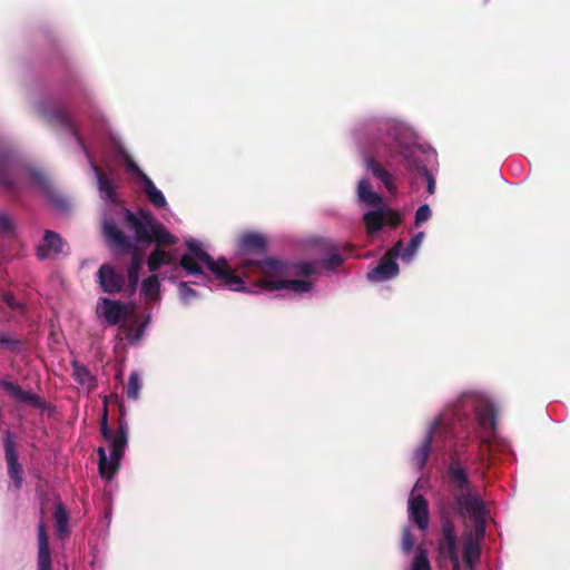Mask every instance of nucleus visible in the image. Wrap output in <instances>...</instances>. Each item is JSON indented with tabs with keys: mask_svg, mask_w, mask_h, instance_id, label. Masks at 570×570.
<instances>
[{
	"mask_svg": "<svg viewBox=\"0 0 570 570\" xmlns=\"http://www.w3.org/2000/svg\"><path fill=\"white\" fill-rule=\"evenodd\" d=\"M187 252L179 265L186 276L195 277L193 284L207 285L213 275L217 285L234 292L246 291V284L262 291H284L288 295H301L313 288L312 277L317 264H287L274 258L265 259V239L257 234L243 235L238 245V274L225 259H213L197 240H187Z\"/></svg>",
	"mask_w": 570,
	"mask_h": 570,
	"instance_id": "nucleus-1",
	"label": "nucleus"
},
{
	"mask_svg": "<svg viewBox=\"0 0 570 570\" xmlns=\"http://www.w3.org/2000/svg\"><path fill=\"white\" fill-rule=\"evenodd\" d=\"M94 170L97 176L101 198L111 205L110 212L126 224L135 234L137 242L157 244V248L150 254L147 262L148 269L153 275L142 281L140 296L147 303L158 302L160 299V283L158 276L154 275V273L160 271L164 266H171L176 272L179 269L176 265L177 255L161 247V245L175 244V237L161 224L156 222L150 214L141 213L140 217H137L129 209L118 204L114 185L99 173L97 167L94 166Z\"/></svg>",
	"mask_w": 570,
	"mask_h": 570,
	"instance_id": "nucleus-2",
	"label": "nucleus"
},
{
	"mask_svg": "<svg viewBox=\"0 0 570 570\" xmlns=\"http://www.w3.org/2000/svg\"><path fill=\"white\" fill-rule=\"evenodd\" d=\"M449 476L460 513L468 515L473 522V529L465 537L462 549L459 547L453 528L443 524V539L439 546L442 558H449L454 570H472L479 559V542L484 535L487 510L479 494L471 488L464 468L458 462H451Z\"/></svg>",
	"mask_w": 570,
	"mask_h": 570,
	"instance_id": "nucleus-3",
	"label": "nucleus"
},
{
	"mask_svg": "<svg viewBox=\"0 0 570 570\" xmlns=\"http://www.w3.org/2000/svg\"><path fill=\"white\" fill-rule=\"evenodd\" d=\"M108 402L109 397L106 396L104 400L105 406H107ZM100 431L108 442L110 455H107L105 448L98 449L99 473L101 478L110 480L120 466V461L127 445L128 428L126 423L120 421L117 434L112 435L108 425L107 407H105L101 416Z\"/></svg>",
	"mask_w": 570,
	"mask_h": 570,
	"instance_id": "nucleus-4",
	"label": "nucleus"
},
{
	"mask_svg": "<svg viewBox=\"0 0 570 570\" xmlns=\"http://www.w3.org/2000/svg\"><path fill=\"white\" fill-rule=\"evenodd\" d=\"M357 200L364 206L374 208L363 215L368 235L377 233L384 225L396 226L401 220V214L385 205L383 198L372 189L365 179L358 181Z\"/></svg>",
	"mask_w": 570,
	"mask_h": 570,
	"instance_id": "nucleus-5",
	"label": "nucleus"
},
{
	"mask_svg": "<svg viewBox=\"0 0 570 570\" xmlns=\"http://www.w3.org/2000/svg\"><path fill=\"white\" fill-rule=\"evenodd\" d=\"M97 314L109 325H116L125 321V337L130 343L139 342L144 334L149 317L138 325V317L134 314V307L109 298H100L97 304Z\"/></svg>",
	"mask_w": 570,
	"mask_h": 570,
	"instance_id": "nucleus-6",
	"label": "nucleus"
},
{
	"mask_svg": "<svg viewBox=\"0 0 570 570\" xmlns=\"http://www.w3.org/2000/svg\"><path fill=\"white\" fill-rule=\"evenodd\" d=\"M385 126L389 128V132L381 138V141L375 147L377 155L386 154L391 158H402L405 161H410L419 148L415 145L403 141L407 130L395 121Z\"/></svg>",
	"mask_w": 570,
	"mask_h": 570,
	"instance_id": "nucleus-7",
	"label": "nucleus"
},
{
	"mask_svg": "<svg viewBox=\"0 0 570 570\" xmlns=\"http://www.w3.org/2000/svg\"><path fill=\"white\" fill-rule=\"evenodd\" d=\"M462 409L468 411L473 409L475 412V433L484 442H490L495 429V416L492 404L480 396L464 399Z\"/></svg>",
	"mask_w": 570,
	"mask_h": 570,
	"instance_id": "nucleus-8",
	"label": "nucleus"
},
{
	"mask_svg": "<svg viewBox=\"0 0 570 570\" xmlns=\"http://www.w3.org/2000/svg\"><path fill=\"white\" fill-rule=\"evenodd\" d=\"M450 434V419L446 414H442L431 425L424 443L414 453L415 464L422 468L429 456L431 446H436L439 441L445 440Z\"/></svg>",
	"mask_w": 570,
	"mask_h": 570,
	"instance_id": "nucleus-9",
	"label": "nucleus"
},
{
	"mask_svg": "<svg viewBox=\"0 0 570 570\" xmlns=\"http://www.w3.org/2000/svg\"><path fill=\"white\" fill-rule=\"evenodd\" d=\"M424 483L422 480H419L409 498V515L412 521L416 523L420 530L424 531L429 527V508L426 500L421 495L417 494L416 491L422 489L424 487Z\"/></svg>",
	"mask_w": 570,
	"mask_h": 570,
	"instance_id": "nucleus-10",
	"label": "nucleus"
},
{
	"mask_svg": "<svg viewBox=\"0 0 570 570\" xmlns=\"http://www.w3.org/2000/svg\"><path fill=\"white\" fill-rule=\"evenodd\" d=\"M126 166L128 171H130L140 180L141 188L150 203L158 208L166 207L167 200L164 194L156 187L154 181L148 176H146L131 159H126Z\"/></svg>",
	"mask_w": 570,
	"mask_h": 570,
	"instance_id": "nucleus-11",
	"label": "nucleus"
},
{
	"mask_svg": "<svg viewBox=\"0 0 570 570\" xmlns=\"http://www.w3.org/2000/svg\"><path fill=\"white\" fill-rule=\"evenodd\" d=\"M397 257L391 249L381 259L380 264L367 274L372 282H384L395 277L399 274V266L394 258Z\"/></svg>",
	"mask_w": 570,
	"mask_h": 570,
	"instance_id": "nucleus-12",
	"label": "nucleus"
},
{
	"mask_svg": "<svg viewBox=\"0 0 570 570\" xmlns=\"http://www.w3.org/2000/svg\"><path fill=\"white\" fill-rule=\"evenodd\" d=\"M97 276L101 289L106 293L119 292L124 285L122 275L109 264L100 266Z\"/></svg>",
	"mask_w": 570,
	"mask_h": 570,
	"instance_id": "nucleus-13",
	"label": "nucleus"
},
{
	"mask_svg": "<svg viewBox=\"0 0 570 570\" xmlns=\"http://www.w3.org/2000/svg\"><path fill=\"white\" fill-rule=\"evenodd\" d=\"M104 234L114 250L121 252L130 245L127 237L118 230L112 218L107 217V215L104 217Z\"/></svg>",
	"mask_w": 570,
	"mask_h": 570,
	"instance_id": "nucleus-14",
	"label": "nucleus"
},
{
	"mask_svg": "<svg viewBox=\"0 0 570 570\" xmlns=\"http://www.w3.org/2000/svg\"><path fill=\"white\" fill-rule=\"evenodd\" d=\"M4 450L8 462L9 475L14 481L16 487L20 488L22 484V473L18 462V454L16 452L14 444L9 433H7L4 439Z\"/></svg>",
	"mask_w": 570,
	"mask_h": 570,
	"instance_id": "nucleus-15",
	"label": "nucleus"
},
{
	"mask_svg": "<svg viewBox=\"0 0 570 570\" xmlns=\"http://www.w3.org/2000/svg\"><path fill=\"white\" fill-rule=\"evenodd\" d=\"M62 247L63 244L58 234L46 232L43 243L37 249V255L39 258L45 259L62 253Z\"/></svg>",
	"mask_w": 570,
	"mask_h": 570,
	"instance_id": "nucleus-16",
	"label": "nucleus"
},
{
	"mask_svg": "<svg viewBox=\"0 0 570 570\" xmlns=\"http://www.w3.org/2000/svg\"><path fill=\"white\" fill-rule=\"evenodd\" d=\"M38 570H51V556L45 523L38 525Z\"/></svg>",
	"mask_w": 570,
	"mask_h": 570,
	"instance_id": "nucleus-17",
	"label": "nucleus"
},
{
	"mask_svg": "<svg viewBox=\"0 0 570 570\" xmlns=\"http://www.w3.org/2000/svg\"><path fill=\"white\" fill-rule=\"evenodd\" d=\"M423 238H424V233L420 232L411 238L409 245L405 248H403L402 242H397L394 245V247L392 248V250L403 262L410 263L416 255V253L423 242Z\"/></svg>",
	"mask_w": 570,
	"mask_h": 570,
	"instance_id": "nucleus-18",
	"label": "nucleus"
},
{
	"mask_svg": "<svg viewBox=\"0 0 570 570\" xmlns=\"http://www.w3.org/2000/svg\"><path fill=\"white\" fill-rule=\"evenodd\" d=\"M364 161L367 170H370L373 174V176L379 178L390 193H394L395 186L392 174L389 170H386L380 163H377L373 157H365Z\"/></svg>",
	"mask_w": 570,
	"mask_h": 570,
	"instance_id": "nucleus-19",
	"label": "nucleus"
},
{
	"mask_svg": "<svg viewBox=\"0 0 570 570\" xmlns=\"http://www.w3.org/2000/svg\"><path fill=\"white\" fill-rule=\"evenodd\" d=\"M1 386L12 399L19 402L37 403L38 401V399L32 393L21 390L12 382L3 381Z\"/></svg>",
	"mask_w": 570,
	"mask_h": 570,
	"instance_id": "nucleus-20",
	"label": "nucleus"
},
{
	"mask_svg": "<svg viewBox=\"0 0 570 570\" xmlns=\"http://www.w3.org/2000/svg\"><path fill=\"white\" fill-rule=\"evenodd\" d=\"M55 519L59 537H65L68 533L69 515L61 502L56 505Z\"/></svg>",
	"mask_w": 570,
	"mask_h": 570,
	"instance_id": "nucleus-21",
	"label": "nucleus"
},
{
	"mask_svg": "<svg viewBox=\"0 0 570 570\" xmlns=\"http://www.w3.org/2000/svg\"><path fill=\"white\" fill-rule=\"evenodd\" d=\"M178 293L184 305H190L200 297V293L190 287L186 282L178 283Z\"/></svg>",
	"mask_w": 570,
	"mask_h": 570,
	"instance_id": "nucleus-22",
	"label": "nucleus"
},
{
	"mask_svg": "<svg viewBox=\"0 0 570 570\" xmlns=\"http://www.w3.org/2000/svg\"><path fill=\"white\" fill-rule=\"evenodd\" d=\"M141 266L142 258L139 255H135L128 266V282L132 288L138 284Z\"/></svg>",
	"mask_w": 570,
	"mask_h": 570,
	"instance_id": "nucleus-23",
	"label": "nucleus"
},
{
	"mask_svg": "<svg viewBox=\"0 0 570 570\" xmlns=\"http://www.w3.org/2000/svg\"><path fill=\"white\" fill-rule=\"evenodd\" d=\"M410 570H431L430 561L424 550L417 549L411 562Z\"/></svg>",
	"mask_w": 570,
	"mask_h": 570,
	"instance_id": "nucleus-24",
	"label": "nucleus"
},
{
	"mask_svg": "<svg viewBox=\"0 0 570 570\" xmlns=\"http://www.w3.org/2000/svg\"><path fill=\"white\" fill-rule=\"evenodd\" d=\"M141 387V381L137 373H131L126 387V393L129 399H138Z\"/></svg>",
	"mask_w": 570,
	"mask_h": 570,
	"instance_id": "nucleus-25",
	"label": "nucleus"
},
{
	"mask_svg": "<svg viewBox=\"0 0 570 570\" xmlns=\"http://www.w3.org/2000/svg\"><path fill=\"white\" fill-rule=\"evenodd\" d=\"M75 376L83 387L88 390L92 387V376L86 367L76 366Z\"/></svg>",
	"mask_w": 570,
	"mask_h": 570,
	"instance_id": "nucleus-26",
	"label": "nucleus"
},
{
	"mask_svg": "<svg viewBox=\"0 0 570 570\" xmlns=\"http://www.w3.org/2000/svg\"><path fill=\"white\" fill-rule=\"evenodd\" d=\"M14 232V222L6 213H0V235H11Z\"/></svg>",
	"mask_w": 570,
	"mask_h": 570,
	"instance_id": "nucleus-27",
	"label": "nucleus"
},
{
	"mask_svg": "<svg viewBox=\"0 0 570 570\" xmlns=\"http://www.w3.org/2000/svg\"><path fill=\"white\" fill-rule=\"evenodd\" d=\"M431 209L429 205H422L416 209L415 213V225L420 226L424 222L429 220L431 217Z\"/></svg>",
	"mask_w": 570,
	"mask_h": 570,
	"instance_id": "nucleus-28",
	"label": "nucleus"
},
{
	"mask_svg": "<svg viewBox=\"0 0 570 570\" xmlns=\"http://www.w3.org/2000/svg\"><path fill=\"white\" fill-rule=\"evenodd\" d=\"M413 544L414 542L412 540L410 529L405 528L402 535V550L407 553L413 548Z\"/></svg>",
	"mask_w": 570,
	"mask_h": 570,
	"instance_id": "nucleus-29",
	"label": "nucleus"
},
{
	"mask_svg": "<svg viewBox=\"0 0 570 570\" xmlns=\"http://www.w3.org/2000/svg\"><path fill=\"white\" fill-rule=\"evenodd\" d=\"M3 301L12 309L21 308V305L14 301L13 296L10 293L4 294Z\"/></svg>",
	"mask_w": 570,
	"mask_h": 570,
	"instance_id": "nucleus-30",
	"label": "nucleus"
},
{
	"mask_svg": "<svg viewBox=\"0 0 570 570\" xmlns=\"http://www.w3.org/2000/svg\"><path fill=\"white\" fill-rule=\"evenodd\" d=\"M423 175L428 181V191L429 194H433L435 191V180L434 178L424 169Z\"/></svg>",
	"mask_w": 570,
	"mask_h": 570,
	"instance_id": "nucleus-31",
	"label": "nucleus"
},
{
	"mask_svg": "<svg viewBox=\"0 0 570 570\" xmlns=\"http://www.w3.org/2000/svg\"><path fill=\"white\" fill-rule=\"evenodd\" d=\"M341 262H342L341 256H340L338 254H334V255H332V256L327 259L326 265H327V267H328V268H331V269H332V268H334V267L338 266V265L341 264Z\"/></svg>",
	"mask_w": 570,
	"mask_h": 570,
	"instance_id": "nucleus-32",
	"label": "nucleus"
},
{
	"mask_svg": "<svg viewBox=\"0 0 570 570\" xmlns=\"http://www.w3.org/2000/svg\"><path fill=\"white\" fill-rule=\"evenodd\" d=\"M33 178H35V181H36V183L41 184V181H42V177H41V175L36 174V175L33 176Z\"/></svg>",
	"mask_w": 570,
	"mask_h": 570,
	"instance_id": "nucleus-33",
	"label": "nucleus"
},
{
	"mask_svg": "<svg viewBox=\"0 0 570 570\" xmlns=\"http://www.w3.org/2000/svg\"><path fill=\"white\" fill-rule=\"evenodd\" d=\"M176 277H177V276H176L175 274H170V275L168 276V278H169V279H171V281H175V279H176Z\"/></svg>",
	"mask_w": 570,
	"mask_h": 570,
	"instance_id": "nucleus-34",
	"label": "nucleus"
},
{
	"mask_svg": "<svg viewBox=\"0 0 570 570\" xmlns=\"http://www.w3.org/2000/svg\"><path fill=\"white\" fill-rule=\"evenodd\" d=\"M4 342H7V341L4 340L3 334L0 333V343H4Z\"/></svg>",
	"mask_w": 570,
	"mask_h": 570,
	"instance_id": "nucleus-35",
	"label": "nucleus"
}]
</instances>
